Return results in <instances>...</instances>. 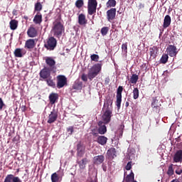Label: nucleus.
Masks as SVG:
<instances>
[{
	"instance_id": "f257e3e1",
	"label": "nucleus",
	"mask_w": 182,
	"mask_h": 182,
	"mask_svg": "<svg viewBox=\"0 0 182 182\" xmlns=\"http://www.w3.org/2000/svg\"><path fill=\"white\" fill-rule=\"evenodd\" d=\"M63 19H62V14L60 12L57 13V15L55 16V20L53 22V27L51 32L53 33V36L58 39L61 38L65 32V25Z\"/></svg>"
},
{
	"instance_id": "f03ea898",
	"label": "nucleus",
	"mask_w": 182,
	"mask_h": 182,
	"mask_svg": "<svg viewBox=\"0 0 182 182\" xmlns=\"http://www.w3.org/2000/svg\"><path fill=\"white\" fill-rule=\"evenodd\" d=\"M102 63H97L94 65L89 70L87 75H86V74L82 75V80H83V82H87V77L89 80H93V79H95V77H96V76H97L99 73H100V71L102 70Z\"/></svg>"
},
{
	"instance_id": "7ed1b4c3",
	"label": "nucleus",
	"mask_w": 182,
	"mask_h": 182,
	"mask_svg": "<svg viewBox=\"0 0 182 182\" xmlns=\"http://www.w3.org/2000/svg\"><path fill=\"white\" fill-rule=\"evenodd\" d=\"M57 45L58 41L56 38H55V37L51 36L46 40V42L44 44V48H46L47 50H55Z\"/></svg>"
},
{
	"instance_id": "20e7f679",
	"label": "nucleus",
	"mask_w": 182,
	"mask_h": 182,
	"mask_svg": "<svg viewBox=\"0 0 182 182\" xmlns=\"http://www.w3.org/2000/svg\"><path fill=\"white\" fill-rule=\"evenodd\" d=\"M97 9V0H88L87 3V12L89 15L96 14Z\"/></svg>"
},
{
	"instance_id": "39448f33",
	"label": "nucleus",
	"mask_w": 182,
	"mask_h": 182,
	"mask_svg": "<svg viewBox=\"0 0 182 182\" xmlns=\"http://www.w3.org/2000/svg\"><path fill=\"white\" fill-rule=\"evenodd\" d=\"M57 79V87L58 89H62L65 86H68V78L63 75H59L56 77Z\"/></svg>"
},
{
	"instance_id": "423d86ee",
	"label": "nucleus",
	"mask_w": 182,
	"mask_h": 182,
	"mask_svg": "<svg viewBox=\"0 0 182 182\" xmlns=\"http://www.w3.org/2000/svg\"><path fill=\"white\" fill-rule=\"evenodd\" d=\"M122 93H123V86H119L117 90L116 106L117 109H120L122 106Z\"/></svg>"
},
{
	"instance_id": "0eeeda50",
	"label": "nucleus",
	"mask_w": 182,
	"mask_h": 182,
	"mask_svg": "<svg viewBox=\"0 0 182 182\" xmlns=\"http://www.w3.org/2000/svg\"><path fill=\"white\" fill-rule=\"evenodd\" d=\"M112 113L111 109H105V112L102 114V122L106 124H109L110 123V120H112Z\"/></svg>"
},
{
	"instance_id": "6e6552de",
	"label": "nucleus",
	"mask_w": 182,
	"mask_h": 182,
	"mask_svg": "<svg viewBox=\"0 0 182 182\" xmlns=\"http://www.w3.org/2000/svg\"><path fill=\"white\" fill-rule=\"evenodd\" d=\"M58 120V112L55 109H53L52 112L48 115L47 123L49 124H52V123H55Z\"/></svg>"
},
{
	"instance_id": "1a4fd4ad",
	"label": "nucleus",
	"mask_w": 182,
	"mask_h": 182,
	"mask_svg": "<svg viewBox=\"0 0 182 182\" xmlns=\"http://www.w3.org/2000/svg\"><path fill=\"white\" fill-rule=\"evenodd\" d=\"M168 55L171 56V58H174V56H177V47L174 45H169L166 49Z\"/></svg>"
},
{
	"instance_id": "9d476101",
	"label": "nucleus",
	"mask_w": 182,
	"mask_h": 182,
	"mask_svg": "<svg viewBox=\"0 0 182 182\" xmlns=\"http://www.w3.org/2000/svg\"><path fill=\"white\" fill-rule=\"evenodd\" d=\"M161 106V104L159 102V100H157V97L153 98V100L151 102V108L153 112H155L156 113H159Z\"/></svg>"
},
{
	"instance_id": "9b49d317",
	"label": "nucleus",
	"mask_w": 182,
	"mask_h": 182,
	"mask_svg": "<svg viewBox=\"0 0 182 182\" xmlns=\"http://www.w3.org/2000/svg\"><path fill=\"white\" fill-rule=\"evenodd\" d=\"M86 151V146L81 144L80 142L77 144V156L78 157H82L85 155V152Z\"/></svg>"
},
{
	"instance_id": "f8f14e48",
	"label": "nucleus",
	"mask_w": 182,
	"mask_h": 182,
	"mask_svg": "<svg viewBox=\"0 0 182 182\" xmlns=\"http://www.w3.org/2000/svg\"><path fill=\"white\" fill-rule=\"evenodd\" d=\"M116 18V9L112 8L107 11V19L108 22H112Z\"/></svg>"
},
{
	"instance_id": "ddd939ff",
	"label": "nucleus",
	"mask_w": 182,
	"mask_h": 182,
	"mask_svg": "<svg viewBox=\"0 0 182 182\" xmlns=\"http://www.w3.org/2000/svg\"><path fill=\"white\" fill-rule=\"evenodd\" d=\"M98 133L99 134H106L107 133V127H106V124L103 121H100L98 122Z\"/></svg>"
},
{
	"instance_id": "4468645a",
	"label": "nucleus",
	"mask_w": 182,
	"mask_h": 182,
	"mask_svg": "<svg viewBox=\"0 0 182 182\" xmlns=\"http://www.w3.org/2000/svg\"><path fill=\"white\" fill-rule=\"evenodd\" d=\"M4 182H22V180L19 177L14 176V174H8Z\"/></svg>"
},
{
	"instance_id": "2eb2a0df",
	"label": "nucleus",
	"mask_w": 182,
	"mask_h": 182,
	"mask_svg": "<svg viewBox=\"0 0 182 182\" xmlns=\"http://www.w3.org/2000/svg\"><path fill=\"white\" fill-rule=\"evenodd\" d=\"M40 77L42 79H48V77H50V70L45 67L40 71Z\"/></svg>"
},
{
	"instance_id": "dca6fc26",
	"label": "nucleus",
	"mask_w": 182,
	"mask_h": 182,
	"mask_svg": "<svg viewBox=\"0 0 182 182\" xmlns=\"http://www.w3.org/2000/svg\"><path fill=\"white\" fill-rule=\"evenodd\" d=\"M113 107V99L110 97H107L106 100L104 103V109L106 110H111Z\"/></svg>"
},
{
	"instance_id": "f3484780",
	"label": "nucleus",
	"mask_w": 182,
	"mask_h": 182,
	"mask_svg": "<svg viewBox=\"0 0 182 182\" xmlns=\"http://www.w3.org/2000/svg\"><path fill=\"white\" fill-rule=\"evenodd\" d=\"M27 35L28 38H36L38 36V31L33 26H31L27 31Z\"/></svg>"
},
{
	"instance_id": "a211bd4d",
	"label": "nucleus",
	"mask_w": 182,
	"mask_h": 182,
	"mask_svg": "<svg viewBox=\"0 0 182 182\" xmlns=\"http://www.w3.org/2000/svg\"><path fill=\"white\" fill-rule=\"evenodd\" d=\"M107 156L109 160H113L114 157H117V151H116L115 148H110L107 151Z\"/></svg>"
},
{
	"instance_id": "6ab92c4d",
	"label": "nucleus",
	"mask_w": 182,
	"mask_h": 182,
	"mask_svg": "<svg viewBox=\"0 0 182 182\" xmlns=\"http://www.w3.org/2000/svg\"><path fill=\"white\" fill-rule=\"evenodd\" d=\"M35 46H36L35 40L30 38L26 41L24 48H25V49H33V48H35Z\"/></svg>"
},
{
	"instance_id": "aec40b11",
	"label": "nucleus",
	"mask_w": 182,
	"mask_h": 182,
	"mask_svg": "<svg viewBox=\"0 0 182 182\" xmlns=\"http://www.w3.org/2000/svg\"><path fill=\"white\" fill-rule=\"evenodd\" d=\"M103 161H105V156L103 155L95 156L93 158V164H95V166H99V164H102Z\"/></svg>"
},
{
	"instance_id": "412c9836",
	"label": "nucleus",
	"mask_w": 182,
	"mask_h": 182,
	"mask_svg": "<svg viewBox=\"0 0 182 182\" xmlns=\"http://www.w3.org/2000/svg\"><path fill=\"white\" fill-rule=\"evenodd\" d=\"M173 161L175 163H182V149L176 152L173 156Z\"/></svg>"
},
{
	"instance_id": "4be33fe9",
	"label": "nucleus",
	"mask_w": 182,
	"mask_h": 182,
	"mask_svg": "<svg viewBox=\"0 0 182 182\" xmlns=\"http://www.w3.org/2000/svg\"><path fill=\"white\" fill-rule=\"evenodd\" d=\"M46 63L50 69H54L56 65V61L52 58V57H47L46 58Z\"/></svg>"
},
{
	"instance_id": "5701e85b",
	"label": "nucleus",
	"mask_w": 182,
	"mask_h": 182,
	"mask_svg": "<svg viewBox=\"0 0 182 182\" xmlns=\"http://www.w3.org/2000/svg\"><path fill=\"white\" fill-rule=\"evenodd\" d=\"M48 99L50 100V105H55L56 102H58V99H59V95L58 93L52 92L50 94Z\"/></svg>"
},
{
	"instance_id": "b1692460",
	"label": "nucleus",
	"mask_w": 182,
	"mask_h": 182,
	"mask_svg": "<svg viewBox=\"0 0 182 182\" xmlns=\"http://www.w3.org/2000/svg\"><path fill=\"white\" fill-rule=\"evenodd\" d=\"M171 25V17L169 15H166L164 19L163 28L167 29L168 26Z\"/></svg>"
},
{
	"instance_id": "393cba45",
	"label": "nucleus",
	"mask_w": 182,
	"mask_h": 182,
	"mask_svg": "<svg viewBox=\"0 0 182 182\" xmlns=\"http://www.w3.org/2000/svg\"><path fill=\"white\" fill-rule=\"evenodd\" d=\"M78 23L81 26L87 25V19H86V16L83 14H80L78 16Z\"/></svg>"
},
{
	"instance_id": "a878e982",
	"label": "nucleus",
	"mask_w": 182,
	"mask_h": 182,
	"mask_svg": "<svg viewBox=\"0 0 182 182\" xmlns=\"http://www.w3.org/2000/svg\"><path fill=\"white\" fill-rule=\"evenodd\" d=\"M77 164L80 170H85L87 164V158H83L81 161H78Z\"/></svg>"
},
{
	"instance_id": "bb28decb",
	"label": "nucleus",
	"mask_w": 182,
	"mask_h": 182,
	"mask_svg": "<svg viewBox=\"0 0 182 182\" xmlns=\"http://www.w3.org/2000/svg\"><path fill=\"white\" fill-rule=\"evenodd\" d=\"M97 142L98 144H101V146H105L107 143V137L105 136H99L97 139Z\"/></svg>"
},
{
	"instance_id": "cd10ccee",
	"label": "nucleus",
	"mask_w": 182,
	"mask_h": 182,
	"mask_svg": "<svg viewBox=\"0 0 182 182\" xmlns=\"http://www.w3.org/2000/svg\"><path fill=\"white\" fill-rule=\"evenodd\" d=\"M82 87H83V82L79 80H76L73 85V89H75V90H82Z\"/></svg>"
},
{
	"instance_id": "c85d7f7f",
	"label": "nucleus",
	"mask_w": 182,
	"mask_h": 182,
	"mask_svg": "<svg viewBox=\"0 0 182 182\" xmlns=\"http://www.w3.org/2000/svg\"><path fill=\"white\" fill-rule=\"evenodd\" d=\"M124 182L134 181V173H133V171H131V173L124 178Z\"/></svg>"
},
{
	"instance_id": "c756f323",
	"label": "nucleus",
	"mask_w": 182,
	"mask_h": 182,
	"mask_svg": "<svg viewBox=\"0 0 182 182\" xmlns=\"http://www.w3.org/2000/svg\"><path fill=\"white\" fill-rule=\"evenodd\" d=\"M34 23L40 24L42 23V14L41 13H38L33 18Z\"/></svg>"
},
{
	"instance_id": "7c9ffc66",
	"label": "nucleus",
	"mask_w": 182,
	"mask_h": 182,
	"mask_svg": "<svg viewBox=\"0 0 182 182\" xmlns=\"http://www.w3.org/2000/svg\"><path fill=\"white\" fill-rule=\"evenodd\" d=\"M9 25L11 31H16V29H18V21L13 19L9 22Z\"/></svg>"
},
{
	"instance_id": "2f4dec72",
	"label": "nucleus",
	"mask_w": 182,
	"mask_h": 182,
	"mask_svg": "<svg viewBox=\"0 0 182 182\" xmlns=\"http://www.w3.org/2000/svg\"><path fill=\"white\" fill-rule=\"evenodd\" d=\"M150 50V56L153 57V58H156L157 56V52H159V50L157 49V47L153 46L151 48L149 49Z\"/></svg>"
},
{
	"instance_id": "473e14b6",
	"label": "nucleus",
	"mask_w": 182,
	"mask_h": 182,
	"mask_svg": "<svg viewBox=\"0 0 182 182\" xmlns=\"http://www.w3.org/2000/svg\"><path fill=\"white\" fill-rule=\"evenodd\" d=\"M15 58H23V54H22V48H16L14 52Z\"/></svg>"
},
{
	"instance_id": "72a5a7b5",
	"label": "nucleus",
	"mask_w": 182,
	"mask_h": 182,
	"mask_svg": "<svg viewBox=\"0 0 182 182\" xmlns=\"http://www.w3.org/2000/svg\"><path fill=\"white\" fill-rule=\"evenodd\" d=\"M46 82L48 86H50V87H55L56 86V84L53 82V80H52V77L47 78Z\"/></svg>"
},
{
	"instance_id": "f704fd0d",
	"label": "nucleus",
	"mask_w": 182,
	"mask_h": 182,
	"mask_svg": "<svg viewBox=\"0 0 182 182\" xmlns=\"http://www.w3.org/2000/svg\"><path fill=\"white\" fill-rule=\"evenodd\" d=\"M137 80H139V75H137L136 74H133L131 76L130 82L133 85H136V83H137Z\"/></svg>"
},
{
	"instance_id": "c9c22d12",
	"label": "nucleus",
	"mask_w": 182,
	"mask_h": 182,
	"mask_svg": "<svg viewBox=\"0 0 182 182\" xmlns=\"http://www.w3.org/2000/svg\"><path fill=\"white\" fill-rule=\"evenodd\" d=\"M132 93H133V99H134V100H136V99H139V96L140 95L139 88L137 87L134 88Z\"/></svg>"
},
{
	"instance_id": "e433bc0d",
	"label": "nucleus",
	"mask_w": 182,
	"mask_h": 182,
	"mask_svg": "<svg viewBox=\"0 0 182 182\" xmlns=\"http://www.w3.org/2000/svg\"><path fill=\"white\" fill-rule=\"evenodd\" d=\"M42 4H41V2H37L35 4L34 11L35 12H41V11H42Z\"/></svg>"
},
{
	"instance_id": "4c0bfd02",
	"label": "nucleus",
	"mask_w": 182,
	"mask_h": 182,
	"mask_svg": "<svg viewBox=\"0 0 182 182\" xmlns=\"http://www.w3.org/2000/svg\"><path fill=\"white\" fill-rule=\"evenodd\" d=\"M106 5L107 8H114L116 6V0H108Z\"/></svg>"
},
{
	"instance_id": "58836bf2",
	"label": "nucleus",
	"mask_w": 182,
	"mask_h": 182,
	"mask_svg": "<svg viewBox=\"0 0 182 182\" xmlns=\"http://www.w3.org/2000/svg\"><path fill=\"white\" fill-rule=\"evenodd\" d=\"M166 62H168V55L163 54L160 59V63L166 64Z\"/></svg>"
},
{
	"instance_id": "ea45409f",
	"label": "nucleus",
	"mask_w": 182,
	"mask_h": 182,
	"mask_svg": "<svg viewBox=\"0 0 182 182\" xmlns=\"http://www.w3.org/2000/svg\"><path fill=\"white\" fill-rule=\"evenodd\" d=\"M173 166L174 165L171 164L168 168L167 174L169 177H171V176L174 174V169L173 168Z\"/></svg>"
},
{
	"instance_id": "a19ab883",
	"label": "nucleus",
	"mask_w": 182,
	"mask_h": 182,
	"mask_svg": "<svg viewBox=\"0 0 182 182\" xmlns=\"http://www.w3.org/2000/svg\"><path fill=\"white\" fill-rule=\"evenodd\" d=\"M51 181L52 182H58L59 181V175L58 173H54L51 175Z\"/></svg>"
},
{
	"instance_id": "79ce46f5",
	"label": "nucleus",
	"mask_w": 182,
	"mask_h": 182,
	"mask_svg": "<svg viewBox=\"0 0 182 182\" xmlns=\"http://www.w3.org/2000/svg\"><path fill=\"white\" fill-rule=\"evenodd\" d=\"M109 32V27H102L101 28V34L102 36H106Z\"/></svg>"
},
{
	"instance_id": "37998d69",
	"label": "nucleus",
	"mask_w": 182,
	"mask_h": 182,
	"mask_svg": "<svg viewBox=\"0 0 182 182\" xmlns=\"http://www.w3.org/2000/svg\"><path fill=\"white\" fill-rule=\"evenodd\" d=\"M90 59L93 62H99V55L92 54V55H90Z\"/></svg>"
},
{
	"instance_id": "c03bdc74",
	"label": "nucleus",
	"mask_w": 182,
	"mask_h": 182,
	"mask_svg": "<svg viewBox=\"0 0 182 182\" xmlns=\"http://www.w3.org/2000/svg\"><path fill=\"white\" fill-rule=\"evenodd\" d=\"M83 0H77L76 2H75V6L77 8H82V6H83Z\"/></svg>"
},
{
	"instance_id": "a18cd8bd",
	"label": "nucleus",
	"mask_w": 182,
	"mask_h": 182,
	"mask_svg": "<svg viewBox=\"0 0 182 182\" xmlns=\"http://www.w3.org/2000/svg\"><path fill=\"white\" fill-rule=\"evenodd\" d=\"M122 50L123 52H124V53H127V43L122 45Z\"/></svg>"
},
{
	"instance_id": "49530a36",
	"label": "nucleus",
	"mask_w": 182,
	"mask_h": 182,
	"mask_svg": "<svg viewBox=\"0 0 182 182\" xmlns=\"http://www.w3.org/2000/svg\"><path fill=\"white\" fill-rule=\"evenodd\" d=\"M5 103L4 102V100L2 98L0 97V110H2L4 107H5Z\"/></svg>"
},
{
	"instance_id": "de8ad7c7",
	"label": "nucleus",
	"mask_w": 182,
	"mask_h": 182,
	"mask_svg": "<svg viewBox=\"0 0 182 182\" xmlns=\"http://www.w3.org/2000/svg\"><path fill=\"white\" fill-rule=\"evenodd\" d=\"M126 170H132V161L127 163V166H125Z\"/></svg>"
},
{
	"instance_id": "09e8293b",
	"label": "nucleus",
	"mask_w": 182,
	"mask_h": 182,
	"mask_svg": "<svg viewBox=\"0 0 182 182\" xmlns=\"http://www.w3.org/2000/svg\"><path fill=\"white\" fill-rule=\"evenodd\" d=\"M67 132L69 133V134H72L74 132L73 127H68Z\"/></svg>"
},
{
	"instance_id": "8fccbe9b",
	"label": "nucleus",
	"mask_w": 182,
	"mask_h": 182,
	"mask_svg": "<svg viewBox=\"0 0 182 182\" xmlns=\"http://www.w3.org/2000/svg\"><path fill=\"white\" fill-rule=\"evenodd\" d=\"M91 134H92V136H98V134H97V132H96V129H95L92 130Z\"/></svg>"
},
{
	"instance_id": "3c124183",
	"label": "nucleus",
	"mask_w": 182,
	"mask_h": 182,
	"mask_svg": "<svg viewBox=\"0 0 182 182\" xmlns=\"http://www.w3.org/2000/svg\"><path fill=\"white\" fill-rule=\"evenodd\" d=\"M103 171H107V166L102 164V165Z\"/></svg>"
},
{
	"instance_id": "603ef678",
	"label": "nucleus",
	"mask_w": 182,
	"mask_h": 182,
	"mask_svg": "<svg viewBox=\"0 0 182 182\" xmlns=\"http://www.w3.org/2000/svg\"><path fill=\"white\" fill-rule=\"evenodd\" d=\"M175 173H176V174H178V176H180V174H181L182 173V169H178V170H176V171H175Z\"/></svg>"
},
{
	"instance_id": "864d4df0",
	"label": "nucleus",
	"mask_w": 182,
	"mask_h": 182,
	"mask_svg": "<svg viewBox=\"0 0 182 182\" xmlns=\"http://www.w3.org/2000/svg\"><path fill=\"white\" fill-rule=\"evenodd\" d=\"M109 80H110L109 78H106V80H105V83L106 84H107V83H109Z\"/></svg>"
},
{
	"instance_id": "5fc2aeb1",
	"label": "nucleus",
	"mask_w": 182,
	"mask_h": 182,
	"mask_svg": "<svg viewBox=\"0 0 182 182\" xmlns=\"http://www.w3.org/2000/svg\"><path fill=\"white\" fill-rule=\"evenodd\" d=\"M129 102H125V107H129Z\"/></svg>"
},
{
	"instance_id": "6e6d98bb",
	"label": "nucleus",
	"mask_w": 182,
	"mask_h": 182,
	"mask_svg": "<svg viewBox=\"0 0 182 182\" xmlns=\"http://www.w3.org/2000/svg\"><path fill=\"white\" fill-rule=\"evenodd\" d=\"M13 15H16V10L13 11Z\"/></svg>"
},
{
	"instance_id": "4d7b16f0",
	"label": "nucleus",
	"mask_w": 182,
	"mask_h": 182,
	"mask_svg": "<svg viewBox=\"0 0 182 182\" xmlns=\"http://www.w3.org/2000/svg\"><path fill=\"white\" fill-rule=\"evenodd\" d=\"M102 1H105V0H102Z\"/></svg>"
}]
</instances>
